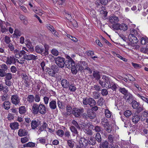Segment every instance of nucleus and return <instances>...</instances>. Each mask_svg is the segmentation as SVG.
Masks as SVG:
<instances>
[{
	"mask_svg": "<svg viewBox=\"0 0 148 148\" xmlns=\"http://www.w3.org/2000/svg\"><path fill=\"white\" fill-rule=\"evenodd\" d=\"M130 33L129 36V39L131 42L130 45L133 46L135 45L138 42V39L140 38L139 32L133 29H130Z\"/></svg>",
	"mask_w": 148,
	"mask_h": 148,
	"instance_id": "f257e3e1",
	"label": "nucleus"
},
{
	"mask_svg": "<svg viewBox=\"0 0 148 148\" xmlns=\"http://www.w3.org/2000/svg\"><path fill=\"white\" fill-rule=\"evenodd\" d=\"M65 61L64 65L66 66L69 68H71V71L73 74H76L77 73V70L75 69V64L73 61L70 57Z\"/></svg>",
	"mask_w": 148,
	"mask_h": 148,
	"instance_id": "f03ea898",
	"label": "nucleus"
},
{
	"mask_svg": "<svg viewBox=\"0 0 148 148\" xmlns=\"http://www.w3.org/2000/svg\"><path fill=\"white\" fill-rule=\"evenodd\" d=\"M112 82L110 78L106 75L103 76L102 79L99 81V84L103 88H107V86L108 88V86L110 85Z\"/></svg>",
	"mask_w": 148,
	"mask_h": 148,
	"instance_id": "7ed1b4c3",
	"label": "nucleus"
},
{
	"mask_svg": "<svg viewBox=\"0 0 148 148\" xmlns=\"http://www.w3.org/2000/svg\"><path fill=\"white\" fill-rule=\"evenodd\" d=\"M88 144V141L84 138H81L79 141V144L76 145V148H86Z\"/></svg>",
	"mask_w": 148,
	"mask_h": 148,
	"instance_id": "20e7f679",
	"label": "nucleus"
},
{
	"mask_svg": "<svg viewBox=\"0 0 148 148\" xmlns=\"http://www.w3.org/2000/svg\"><path fill=\"white\" fill-rule=\"evenodd\" d=\"M83 103L86 105L88 104L90 107L95 105L96 102L95 100L92 98L90 97L88 98H83Z\"/></svg>",
	"mask_w": 148,
	"mask_h": 148,
	"instance_id": "39448f33",
	"label": "nucleus"
},
{
	"mask_svg": "<svg viewBox=\"0 0 148 148\" xmlns=\"http://www.w3.org/2000/svg\"><path fill=\"white\" fill-rule=\"evenodd\" d=\"M84 111V109L82 108H74L73 109L72 114L76 117H80L81 114Z\"/></svg>",
	"mask_w": 148,
	"mask_h": 148,
	"instance_id": "423d86ee",
	"label": "nucleus"
},
{
	"mask_svg": "<svg viewBox=\"0 0 148 148\" xmlns=\"http://www.w3.org/2000/svg\"><path fill=\"white\" fill-rule=\"evenodd\" d=\"M55 63L57 65L61 68H63L64 66L65 61L64 58L58 56L55 58Z\"/></svg>",
	"mask_w": 148,
	"mask_h": 148,
	"instance_id": "0eeeda50",
	"label": "nucleus"
},
{
	"mask_svg": "<svg viewBox=\"0 0 148 148\" xmlns=\"http://www.w3.org/2000/svg\"><path fill=\"white\" fill-rule=\"evenodd\" d=\"M114 28H115L117 30H123V31L127 30L128 28L127 25L125 24H117L116 25L112 26Z\"/></svg>",
	"mask_w": 148,
	"mask_h": 148,
	"instance_id": "6e6552de",
	"label": "nucleus"
},
{
	"mask_svg": "<svg viewBox=\"0 0 148 148\" xmlns=\"http://www.w3.org/2000/svg\"><path fill=\"white\" fill-rule=\"evenodd\" d=\"M21 77L25 85V86L27 88H29L30 85V82L28 76L26 74L22 73L21 74Z\"/></svg>",
	"mask_w": 148,
	"mask_h": 148,
	"instance_id": "1a4fd4ad",
	"label": "nucleus"
},
{
	"mask_svg": "<svg viewBox=\"0 0 148 148\" xmlns=\"http://www.w3.org/2000/svg\"><path fill=\"white\" fill-rule=\"evenodd\" d=\"M11 99V102L13 104L15 105L19 104H20V105H21L20 103V99L18 95H14L12 96Z\"/></svg>",
	"mask_w": 148,
	"mask_h": 148,
	"instance_id": "9d476101",
	"label": "nucleus"
},
{
	"mask_svg": "<svg viewBox=\"0 0 148 148\" xmlns=\"http://www.w3.org/2000/svg\"><path fill=\"white\" fill-rule=\"evenodd\" d=\"M16 62V59L14 56H9L7 57L5 61V63L7 65L13 64H15Z\"/></svg>",
	"mask_w": 148,
	"mask_h": 148,
	"instance_id": "9b49d317",
	"label": "nucleus"
},
{
	"mask_svg": "<svg viewBox=\"0 0 148 148\" xmlns=\"http://www.w3.org/2000/svg\"><path fill=\"white\" fill-rule=\"evenodd\" d=\"M23 57L24 59L27 60H35L37 59L38 58L37 56H35L33 54H29L28 53L26 54V53L24 55Z\"/></svg>",
	"mask_w": 148,
	"mask_h": 148,
	"instance_id": "f8f14e48",
	"label": "nucleus"
},
{
	"mask_svg": "<svg viewBox=\"0 0 148 148\" xmlns=\"http://www.w3.org/2000/svg\"><path fill=\"white\" fill-rule=\"evenodd\" d=\"M124 98L127 102H128L129 103H131L134 100V98L132 94L130 93L126 94L125 96H123Z\"/></svg>",
	"mask_w": 148,
	"mask_h": 148,
	"instance_id": "ddd939ff",
	"label": "nucleus"
},
{
	"mask_svg": "<svg viewBox=\"0 0 148 148\" xmlns=\"http://www.w3.org/2000/svg\"><path fill=\"white\" fill-rule=\"evenodd\" d=\"M87 113L88 118L90 119H94L96 117V113L90 109H87Z\"/></svg>",
	"mask_w": 148,
	"mask_h": 148,
	"instance_id": "4468645a",
	"label": "nucleus"
},
{
	"mask_svg": "<svg viewBox=\"0 0 148 148\" xmlns=\"http://www.w3.org/2000/svg\"><path fill=\"white\" fill-rule=\"evenodd\" d=\"M32 112L34 115L37 114L39 112L38 105L37 103H33L32 108Z\"/></svg>",
	"mask_w": 148,
	"mask_h": 148,
	"instance_id": "2eb2a0df",
	"label": "nucleus"
},
{
	"mask_svg": "<svg viewBox=\"0 0 148 148\" xmlns=\"http://www.w3.org/2000/svg\"><path fill=\"white\" fill-rule=\"evenodd\" d=\"M119 21V19L118 17L115 16H110L109 18V21L112 24H113V25H115Z\"/></svg>",
	"mask_w": 148,
	"mask_h": 148,
	"instance_id": "dca6fc26",
	"label": "nucleus"
},
{
	"mask_svg": "<svg viewBox=\"0 0 148 148\" xmlns=\"http://www.w3.org/2000/svg\"><path fill=\"white\" fill-rule=\"evenodd\" d=\"M25 43L27 47L28 48L29 52H32L34 50L33 47L29 40H26Z\"/></svg>",
	"mask_w": 148,
	"mask_h": 148,
	"instance_id": "f3484780",
	"label": "nucleus"
},
{
	"mask_svg": "<svg viewBox=\"0 0 148 148\" xmlns=\"http://www.w3.org/2000/svg\"><path fill=\"white\" fill-rule=\"evenodd\" d=\"M28 132L27 130L25 129H20L18 132V135L20 137L25 136L28 135Z\"/></svg>",
	"mask_w": 148,
	"mask_h": 148,
	"instance_id": "a211bd4d",
	"label": "nucleus"
},
{
	"mask_svg": "<svg viewBox=\"0 0 148 148\" xmlns=\"http://www.w3.org/2000/svg\"><path fill=\"white\" fill-rule=\"evenodd\" d=\"M39 112L42 114H45L46 111L45 105L42 104L40 103L38 105Z\"/></svg>",
	"mask_w": 148,
	"mask_h": 148,
	"instance_id": "6ab92c4d",
	"label": "nucleus"
},
{
	"mask_svg": "<svg viewBox=\"0 0 148 148\" xmlns=\"http://www.w3.org/2000/svg\"><path fill=\"white\" fill-rule=\"evenodd\" d=\"M49 107L52 110L57 109L56 102L55 100H52L49 103Z\"/></svg>",
	"mask_w": 148,
	"mask_h": 148,
	"instance_id": "aec40b11",
	"label": "nucleus"
},
{
	"mask_svg": "<svg viewBox=\"0 0 148 148\" xmlns=\"http://www.w3.org/2000/svg\"><path fill=\"white\" fill-rule=\"evenodd\" d=\"M40 124V121L36 120H32L31 123V126L32 129H35L38 127Z\"/></svg>",
	"mask_w": 148,
	"mask_h": 148,
	"instance_id": "412c9836",
	"label": "nucleus"
},
{
	"mask_svg": "<svg viewBox=\"0 0 148 148\" xmlns=\"http://www.w3.org/2000/svg\"><path fill=\"white\" fill-rule=\"evenodd\" d=\"M62 86L64 88H68L70 85L69 82L66 80L63 79L61 81Z\"/></svg>",
	"mask_w": 148,
	"mask_h": 148,
	"instance_id": "4be33fe9",
	"label": "nucleus"
},
{
	"mask_svg": "<svg viewBox=\"0 0 148 148\" xmlns=\"http://www.w3.org/2000/svg\"><path fill=\"white\" fill-rule=\"evenodd\" d=\"M19 124L17 122H15L10 123V127L12 130H15L18 128Z\"/></svg>",
	"mask_w": 148,
	"mask_h": 148,
	"instance_id": "5701e85b",
	"label": "nucleus"
},
{
	"mask_svg": "<svg viewBox=\"0 0 148 148\" xmlns=\"http://www.w3.org/2000/svg\"><path fill=\"white\" fill-rule=\"evenodd\" d=\"M75 69L77 70V73L78 71H84L85 69V67H83L80 63L78 62L77 64H75Z\"/></svg>",
	"mask_w": 148,
	"mask_h": 148,
	"instance_id": "b1692460",
	"label": "nucleus"
},
{
	"mask_svg": "<svg viewBox=\"0 0 148 148\" xmlns=\"http://www.w3.org/2000/svg\"><path fill=\"white\" fill-rule=\"evenodd\" d=\"M70 129L72 133L73 136H75L76 135L77 136L79 135L78 132L75 126H71L70 127Z\"/></svg>",
	"mask_w": 148,
	"mask_h": 148,
	"instance_id": "393cba45",
	"label": "nucleus"
},
{
	"mask_svg": "<svg viewBox=\"0 0 148 148\" xmlns=\"http://www.w3.org/2000/svg\"><path fill=\"white\" fill-rule=\"evenodd\" d=\"M109 143L106 140H105L101 143L99 145L100 148H108Z\"/></svg>",
	"mask_w": 148,
	"mask_h": 148,
	"instance_id": "a878e982",
	"label": "nucleus"
},
{
	"mask_svg": "<svg viewBox=\"0 0 148 148\" xmlns=\"http://www.w3.org/2000/svg\"><path fill=\"white\" fill-rule=\"evenodd\" d=\"M118 86L117 84H116L112 82L110 85L108 86V88H111L113 91H116Z\"/></svg>",
	"mask_w": 148,
	"mask_h": 148,
	"instance_id": "bb28decb",
	"label": "nucleus"
},
{
	"mask_svg": "<svg viewBox=\"0 0 148 148\" xmlns=\"http://www.w3.org/2000/svg\"><path fill=\"white\" fill-rule=\"evenodd\" d=\"M92 75L96 80H99L100 75L99 72L97 71H94Z\"/></svg>",
	"mask_w": 148,
	"mask_h": 148,
	"instance_id": "cd10ccee",
	"label": "nucleus"
},
{
	"mask_svg": "<svg viewBox=\"0 0 148 148\" xmlns=\"http://www.w3.org/2000/svg\"><path fill=\"white\" fill-rule=\"evenodd\" d=\"M140 118L139 116L138 115H136L133 116L132 119V120L134 123H137L139 121Z\"/></svg>",
	"mask_w": 148,
	"mask_h": 148,
	"instance_id": "c85d7f7f",
	"label": "nucleus"
},
{
	"mask_svg": "<svg viewBox=\"0 0 148 148\" xmlns=\"http://www.w3.org/2000/svg\"><path fill=\"white\" fill-rule=\"evenodd\" d=\"M48 127L47 124L44 122L42 125L38 127L39 130L40 131V132L44 130H45Z\"/></svg>",
	"mask_w": 148,
	"mask_h": 148,
	"instance_id": "c756f323",
	"label": "nucleus"
},
{
	"mask_svg": "<svg viewBox=\"0 0 148 148\" xmlns=\"http://www.w3.org/2000/svg\"><path fill=\"white\" fill-rule=\"evenodd\" d=\"M101 124L103 127H105L109 125L108 121L106 118H103L101 119Z\"/></svg>",
	"mask_w": 148,
	"mask_h": 148,
	"instance_id": "7c9ffc66",
	"label": "nucleus"
},
{
	"mask_svg": "<svg viewBox=\"0 0 148 148\" xmlns=\"http://www.w3.org/2000/svg\"><path fill=\"white\" fill-rule=\"evenodd\" d=\"M35 50L38 53H41L44 52V49L43 47L37 46L35 47Z\"/></svg>",
	"mask_w": 148,
	"mask_h": 148,
	"instance_id": "2f4dec72",
	"label": "nucleus"
},
{
	"mask_svg": "<svg viewBox=\"0 0 148 148\" xmlns=\"http://www.w3.org/2000/svg\"><path fill=\"white\" fill-rule=\"evenodd\" d=\"M18 110L19 113L21 114L25 113L26 112V108L24 106L19 107Z\"/></svg>",
	"mask_w": 148,
	"mask_h": 148,
	"instance_id": "473e14b6",
	"label": "nucleus"
},
{
	"mask_svg": "<svg viewBox=\"0 0 148 148\" xmlns=\"http://www.w3.org/2000/svg\"><path fill=\"white\" fill-rule=\"evenodd\" d=\"M27 99L29 103H32L34 101V97L33 95H29L27 96Z\"/></svg>",
	"mask_w": 148,
	"mask_h": 148,
	"instance_id": "72a5a7b5",
	"label": "nucleus"
},
{
	"mask_svg": "<svg viewBox=\"0 0 148 148\" xmlns=\"http://www.w3.org/2000/svg\"><path fill=\"white\" fill-rule=\"evenodd\" d=\"M3 106L6 110L9 109L10 107V103L9 101H5L3 104Z\"/></svg>",
	"mask_w": 148,
	"mask_h": 148,
	"instance_id": "f704fd0d",
	"label": "nucleus"
},
{
	"mask_svg": "<svg viewBox=\"0 0 148 148\" xmlns=\"http://www.w3.org/2000/svg\"><path fill=\"white\" fill-rule=\"evenodd\" d=\"M132 107L134 109H136L139 107L140 103L137 102L136 101L134 100L131 103Z\"/></svg>",
	"mask_w": 148,
	"mask_h": 148,
	"instance_id": "c9c22d12",
	"label": "nucleus"
},
{
	"mask_svg": "<svg viewBox=\"0 0 148 148\" xmlns=\"http://www.w3.org/2000/svg\"><path fill=\"white\" fill-rule=\"evenodd\" d=\"M67 144L70 148H73L75 144L74 142L72 140H67Z\"/></svg>",
	"mask_w": 148,
	"mask_h": 148,
	"instance_id": "e433bc0d",
	"label": "nucleus"
},
{
	"mask_svg": "<svg viewBox=\"0 0 148 148\" xmlns=\"http://www.w3.org/2000/svg\"><path fill=\"white\" fill-rule=\"evenodd\" d=\"M35 145L34 143L32 142H29L23 145L24 147H34Z\"/></svg>",
	"mask_w": 148,
	"mask_h": 148,
	"instance_id": "4c0bfd02",
	"label": "nucleus"
},
{
	"mask_svg": "<svg viewBox=\"0 0 148 148\" xmlns=\"http://www.w3.org/2000/svg\"><path fill=\"white\" fill-rule=\"evenodd\" d=\"M88 144L90 145H93L96 143V140L94 139L92 137H90L89 140L88 139Z\"/></svg>",
	"mask_w": 148,
	"mask_h": 148,
	"instance_id": "58836bf2",
	"label": "nucleus"
},
{
	"mask_svg": "<svg viewBox=\"0 0 148 148\" xmlns=\"http://www.w3.org/2000/svg\"><path fill=\"white\" fill-rule=\"evenodd\" d=\"M95 138L96 140L98 143H101V138L100 134L99 133H96L95 136Z\"/></svg>",
	"mask_w": 148,
	"mask_h": 148,
	"instance_id": "ea45409f",
	"label": "nucleus"
},
{
	"mask_svg": "<svg viewBox=\"0 0 148 148\" xmlns=\"http://www.w3.org/2000/svg\"><path fill=\"white\" fill-rule=\"evenodd\" d=\"M119 91L123 94L124 96L127 94L128 93V91L127 90H126L124 88H119Z\"/></svg>",
	"mask_w": 148,
	"mask_h": 148,
	"instance_id": "a19ab883",
	"label": "nucleus"
},
{
	"mask_svg": "<svg viewBox=\"0 0 148 148\" xmlns=\"http://www.w3.org/2000/svg\"><path fill=\"white\" fill-rule=\"evenodd\" d=\"M5 75V80H10L12 78V74L10 73H6Z\"/></svg>",
	"mask_w": 148,
	"mask_h": 148,
	"instance_id": "79ce46f5",
	"label": "nucleus"
},
{
	"mask_svg": "<svg viewBox=\"0 0 148 148\" xmlns=\"http://www.w3.org/2000/svg\"><path fill=\"white\" fill-rule=\"evenodd\" d=\"M141 43L143 45L146 44L148 42V38L142 37L140 39Z\"/></svg>",
	"mask_w": 148,
	"mask_h": 148,
	"instance_id": "37998d69",
	"label": "nucleus"
},
{
	"mask_svg": "<svg viewBox=\"0 0 148 148\" xmlns=\"http://www.w3.org/2000/svg\"><path fill=\"white\" fill-rule=\"evenodd\" d=\"M105 102L103 99L102 97H101L98 100L97 103L98 105L100 106H101L104 104Z\"/></svg>",
	"mask_w": 148,
	"mask_h": 148,
	"instance_id": "c03bdc74",
	"label": "nucleus"
},
{
	"mask_svg": "<svg viewBox=\"0 0 148 148\" xmlns=\"http://www.w3.org/2000/svg\"><path fill=\"white\" fill-rule=\"evenodd\" d=\"M105 113L106 116V117L110 118L111 117V112L108 109H106L105 110Z\"/></svg>",
	"mask_w": 148,
	"mask_h": 148,
	"instance_id": "a18cd8bd",
	"label": "nucleus"
},
{
	"mask_svg": "<svg viewBox=\"0 0 148 148\" xmlns=\"http://www.w3.org/2000/svg\"><path fill=\"white\" fill-rule=\"evenodd\" d=\"M105 128V130L108 132L110 133L112 130V127L109 124L108 125L106 126L105 127H103Z\"/></svg>",
	"mask_w": 148,
	"mask_h": 148,
	"instance_id": "49530a36",
	"label": "nucleus"
},
{
	"mask_svg": "<svg viewBox=\"0 0 148 148\" xmlns=\"http://www.w3.org/2000/svg\"><path fill=\"white\" fill-rule=\"evenodd\" d=\"M57 134L59 136L62 137L64 134V131L62 130H58L56 132Z\"/></svg>",
	"mask_w": 148,
	"mask_h": 148,
	"instance_id": "de8ad7c7",
	"label": "nucleus"
},
{
	"mask_svg": "<svg viewBox=\"0 0 148 148\" xmlns=\"http://www.w3.org/2000/svg\"><path fill=\"white\" fill-rule=\"evenodd\" d=\"M92 96L95 99H97L100 97V94L99 92H94L93 93Z\"/></svg>",
	"mask_w": 148,
	"mask_h": 148,
	"instance_id": "09e8293b",
	"label": "nucleus"
},
{
	"mask_svg": "<svg viewBox=\"0 0 148 148\" xmlns=\"http://www.w3.org/2000/svg\"><path fill=\"white\" fill-rule=\"evenodd\" d=\"M29 137H25L21 138V142L22 143H25L28 141Z\"/></svg>",
	"mask_w": 148,
	"mask_h": 148,
	"instance_id": "8fccbe9b",
	"label": "nucleus"
},
{
	"mask_svg": "<svg viewBox=\"0 0 148 148\" xmlns=\"http://www.w3.org/2000/svg\"><path fill=\"white\" fill-rule=\"evenodd\" d=\"M69 89L72 92H74L76 90V88L75 85L73 84H71L69 86Z\"/></svg>",
	"mask_w": 148,
	"mask_h": 148,
	"instance_id": "3c124183",
	"label": "nucleus"
},
{
	"mask_svg": "<svg viewBox=\"0 0 148 148\" xmlns=\"http://www.w3.org/2000/svg\"><path fill=\"white\" fill-rule=\"evenodd\" d=\"M132 113L130 110H127L124 112V114L126 117H129L132 114Z\"/></svg>",
	"mask_w": 148,
	"mask_h": 148,
	"instance_id": "603ef678",
	"label": "nucleus"
},
{
	"mask_svg": "<svg viewBox=\"0 0 148 148\" xmlns=\"http://www.w3.org/2000/svg\"><path fill=\"white\" fill-rule=\"evenodd\" d=\"M141 116L142 118H147L148 117V111L145 110L141 114Z\"/></svg>",
	"mask_w": 148,
	"mask_h": 148,
	"instance_id": "864d4df0",
	"label": "nucleus"
},
{
	"mask_svg": "<svg viewBox=\"0 0 148 148\" xmlns=\"http://www.w3.org/2000/svg\"><path fill=\"white\" fill-rule=\"evenodd\" d=\"M26 52L22 50L19 52H18L16 54V55L18 56L19 57H21L23 55H24Z\"/></svg>",
	"mask_w": 148,
	"mask_h": 148,
	"instance_id": "5fc2aeb1",
	"label": "nucleus"
},
{
	"mask_svg": "<svg viewBox=\"0 0 148 148\" xmlns=\"http://www.w3.org/2000/svg\"><path fill=\"white\" fill-rule=\"evenodd\" d=\"M46 26L51 32H53L55 31V29L52 25L49 24H48L46 25Z\"/></svg>",
	"mask_w": 148,
	"mask_h": 148,
	"instance_id": "6e6d98bb",
	"label": "nucleus"
},
{
	"mask_svg": "<svg viewBox=\"0 0 148 148\" xmlns=\"http://www.w3.org/2000/svg\"><path fill=\"white\" fill-rule=\"evenodd\" d=\"M72 123L74 125L77 129L79 130L80 129V126L78 125L77 122L75 121V120H73L72 121Z\"/></svg>",
	"mask_w": 148,
	"mask_h": 148,
	"instance_id": "4d7b16f0",
	"label": "nucleus"
},
{
	"mask_svg": "<svg viewBox=\"0 0 148 148\" xmlns=\"http://www.w3.org/2000/svg\"><path fill=\"white\" fill-rule=\"evenodd\" d=\"M114 139V137L111 134H110L109 135L108 140V141L111 144H112L113 143V140Z\"/></svg>",
	"mask_w": 148,
	"mask_h": 148,
	"instance_id": "13d9d810",
	"label": "nucleus"
},
{
	"mask_svg": "<svg viewBox=\"0 0 148 148\" xmlns=\"http://www.w3.org/2000/svg\"><path fill=\"white\" fill-rule=\"evenodd\" d=\"M57 104L58 107L61 109H63L64 107V105L62 104V102L59 100L57 101Z\"/></svg>",
	"mask_w": 148,
	"mask_h": 148,
	"instance_id": "bf43d9fd",
	"label": "nucleus"
},
{
	"mask_svg": "<svg viewBox=\"0 0 148 148\" xmlns=\"http://www.w3.org/2000/svg\"><path fill=\"white\" fill-rule=\"evenodd\" d=\"M88 124H86L85 123H83L81 125V126L80 127V128H81L83 129L85 131L88 128Z\"/></svg>",
	"mask_w": 148,
	"mask_h": 148,
	"instance_id": "052dcab7",
	"label": "nucleus"
},
{
	"mask_svg": "<svg viewBox=\"0 0 148 148\" xmlns=\"http://www.w3.org/2000/svg\"><path fill=\"white\" fill-rule=\"evenodd\" d=\"M40 96L38 94H36L35 95L34 97V99L36 102H38L40 101Z\"/></svg>",
	"mask_w": 148,
	"mask_h": 148,
	"instance_id": "680f3d73",
	"label": "nucleus"
},
{
	"mask_svg": "<svg viewBox=\"0 0 148 148\" xmlns=\"http://www.w3.org/2000/svg\"><path fill=\"white\" fill-rule=\"evenodd\" d=\"M14 35L17 36H20L22 35V34L20 31L17 29H15L14 31Z\"/></svg>",
	"mask_w": 148,
	"mask_h": 148,
	"instance_id": "e2e57ef3",
	"label": "nucleus"
},
{
	"mask_svg": "<svg viewBox=\"0 0 148 148\" xmlns=\"http://www.w3.org/2000/svg\"><path fill=\"white\" fill-rule=\"evenodd\" d=\"M66 112L69 113H72L73 110L72 107L69 105H67L66 107Z\"/></svg>",
	"mask_w": 148,
	"mask_h": 148,
	"instance_id": "0e129e2a",
	"label": "nucleus"
},
{
	"mask_svg": "<svg viewBox=\"0 0 148 148\" xmlns=\"http://www.w3.org/2000/svg\"><path fill=\"white\" fill-rule=\"evenodd\" d=\"M140 51L143 53L148 54V48L146 47L141 48L140 49Z\"/></svg>",
	"mask_w": 148,
	"mask_h": 148,
	"instance_id": "69168bd1",
	"label": "nucleus"
},
{
	"mask_svg": "<svg viewBox=\"0 0 148 148\" xmlns=\"http://www.w3.org/2000/svg\"><path fill=\"white\" fill-rule=\"evenodd\" d=\"M52 54L53 55L57 56L58 55V50L55 49H53L51 51Z\"/></svg>",
	"mask_w": 148,
	"mask_h": 148,
	"instance_id": "338daca9",
	"label": "nucleus"
},
{
	"mask_svg": "<svg viewBox=\"0 0 148 148\" xmlns=\"http://www.w3.org/2000/svg\"><path fill=\"white\" fill-rule=\"evenodd\" d=\"M101 94L103 96H106L108 95V92L106 89H103L101 90Z\"/></svg>",
	"mask_w": 148,
	"mask_h": 148,
	"instance_id": "774afa93",
	"label": "nucleus"
}]
</instances>
